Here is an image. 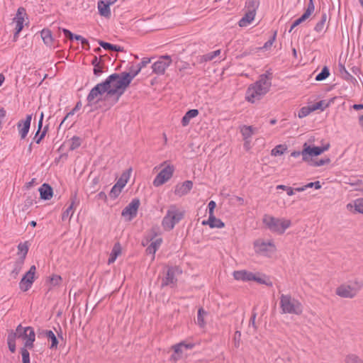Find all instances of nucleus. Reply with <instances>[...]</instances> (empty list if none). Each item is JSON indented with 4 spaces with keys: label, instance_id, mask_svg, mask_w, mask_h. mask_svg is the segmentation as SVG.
<instances>
[{
    "label": "nucleus",
    "instance_id": "09e8293b",
    "mask_svg": "<svg viewBox=\"0 0 363 363\" xmlns=\"http://www.w3.org/2000/svg\"><path fill=\"white\" fill-rule=\"evenodd\" d=\"M259 2L257 0H247L246 2V7L247 11H251L256 13V10L258 7Z\"/></svg>",
    "mask_w": 363,
    "mask_h": 363
},
{
    "label": "nucleus",
    "instance_id": "774afa93",
    "mask_svg": "<svg viewBox=\"0 0 363 363\" xmlns=\"http://www.w3.org/2000/svg\"><path fill=\"white\" fill-rule=\"evenodd\" d=\"M294 191H295L294 189H293V188H291L290 186H289L288 189H286V193H287V194L289 196L294 195Z\"/></svg>",
    "mask_w": 363,
    "mask_h": 363
},
{
    "label": "nucleus",
    "instance_id": "20e7f679",
    "mask_svg": "<svg viewBox=\"0 0 363 363\" xmlns=\"http://www.w3.org/2000/svg\"><path fill=\"white\" fill-rule=\"evenodd\" d=\"M363 287V282L354 279L338 286L335 289L337 296L344 298H354Z\"/></svg>",
    "mask_w": 363,
    "mask_h": 363
},
{
    "label": "nucleus",
    "instance_id": "cd10ccee",
    "mask_svg": "<svg viewBox=\"0 0 363 363\" xmlns=\"http://www.w3.org/2000/svg\"><path fill=\"white\" fill-rule=\"evenodd\" d=\"M255 13L253 11H247L245 16L239 21V26L240 27H245L248 26L250 23H252V21L254 20Z\"/></svg>",
    "mask_w": 363,
    "mask_h": 363
},
{
    "label": "nucleus",
    "instance_id": "58836bf2",
    "mask_svg": "<svg viewBox=\"0 0 363 363\" xmlns=\"http://www.w3.org/2000/svg\"><path fill=\"white\" fill-rule=\"evenodd\" d=\"M45 335L48 340H50L52 341L50 348L57 347L58 342H57L56 336L52 333V331H51V330L45 331Z\"/></svg>",
    "mask_w": 363,
    "mask_h": 363
},
{
    "label": "nucleus",
    "instance_id": "c85d7f7f",
    "mask_svg": "<svg viewBox=\"0 0 363 363\" xmlns=\"http://www.w3.org/2000/svg\"><path fill=\"white\" fill-rule=\"evenodd\" d=\"M199 115V111L197 109H191L188 111L182 119V124L183 126L189 125L191 118L196 117Z\"/></svg>",
    "mask_w": 363,
    "mask_h": 363
},
{
    "label": "nucleus",
    "instance_id": "4d7b16f0",
    "mask_svg": "<svg viewBox=\"0 0 363 363\" xmlns=\"http://www.w3.org/2000/svg\"><path fill=\"white\" fill-rule=\"evenodd\" d=\"M17 337H18V334L16 330L15 333L11 332L8 335L7 342H15V340Z\"/></svg>",
    "mask_w": 363,
    "mask_h": 363
},
{
    "label": "nucleus",
    "instance_id": "bb28decb",
    "mask_svg": "<svg viewBox=\"0 0 363 363\" xmlns=\"http://www.w3.org/2000/svg\"><path fill=\"white\" fill-rule=\"evenodd\" d=\"M39 191L42 199L50 200L52 196V189L47 184H43Z\"/></svg>",
    "mask_w": 363,
    "mask_h": 363
},
{
    "label": "nucleus",
    "instance_id": "0eeeda50",
    "mask_svg": "<svg viewBox=\"0 0 363 363\" xmlns=\"http://www.w3.org/2000/svg\"><path fill=\"white\" fill-rule=\"evenodd\" d=\"M184 217V211L174 205L169 207L165 216L163 218L162 225L165 230L169 231L174 228Z\"/></svg>",
    "mask_w": 363,
    "mask_h": 363
},
{
    "label": "nucleus",
    "instance_id": "49530a36",
    "mask_svg": "<svg viewBox=\"0 0 363 363\" xmlns=\"http://www.w3.org/2000/svg\"><path fill=\"white\" fill-rule=\"evenodd\" d=\"M123 188H121L120 186H118V185L115 184L110 193H109V196L111 199H116L118 196L119 194H121V191H122Z\"/></svg>",
    "mask_w": 363,
    "mask_h": 363
},
{
    "label": "nucleus",
    "instance_id": "0e129e2a",
    "mask_svg": "<svg viewBox=\"0 0 363 363\" xmlns=\"http://www.w3.org/2000/svg\"><path fill=\"white\" fill-rule=\"evenodd\" d=\"M9 348L11 352H14L16 351V344L15 342H8Z\"/></svg>",
    "mask_w": 363,
    "mask_h": 363
},
{
    "label": "nucleus",
    "instance_id": "72a5a7b5",
    "mask_svg": "<svg viewBox=\"0 0 363 363\" xmlns=\"http://www.w3.org/2000/svg\"><path fill=\"white\" fill-rule=\"evenodd\" d=\"M330 103L325 100L320 101L314 104L311 105V108L313 111L316 110L324 111L327 107L329 106Z\"/></svg>",
    "mask_w": 363,
    "mask_h": 363
},
{
    "label": "nucleus",
    "instance_id": "1a4fd4ad",
    "mask_svg": "<svg viewBox=\"0 0 363 363\" xmlns=\"http://www.w3.org/2000/svg\"><path fill=\"white\" fill-rule=\"evenodd\" d=\"M329 147V143L323 147H316L311 146L305 143L303 145V150L301 151L303 161L310 163L313 161L312 158L313 157L321 155L323 152L328 150Z\"/></svg>",
    "mask_w": 363,
    "mask_h": 363
},
{
    "label": "nucleus",
    "instance_id": "dca6fc26",
    "mask_svg": "<svg viewBox=\"0 0 363 363\" xmlns=\"http://www.w3.org/2000/svg\"><path fill=\"white\" fill-rule=\"evenodd\" d=\"M193 187L191 181L187 180L183 183L178 184L175 186L174 194L179 196H183L187 194Z\"/></svg>",
    "mask_w": 363,
    "mask_h": 363
},
{
    "label": "nucleus",
    "instance_id": "4be33fe9",
    "mask_svg": "<svg viewBox=\"0 0 363 363\" xmlns=\"http://www.w3.org/2000/svg\"><path fill=\"white\" fill-rule=\"evenodd\" d=\"M31 118V115H28L27 116L26 120L23 122V125L21 123L18 124L19 133L21 135V138H25L27 135L30 128Z\"/></svg>",
    "mask_w": 363,
    "mask_h": 363
},
{
    "label": "nucleus",
    "instance_id": "a18cd8bd",
    "mask_svg": "<svg viewBox=\"0 0 363 363\" xmlns=\"http://www.w3.org/2000/svg\"><path fill=\"white\" fill-rule=\"evenodd\" d=\"M140 70H141L140 67H139L138 65H136L135 67L132 66L130 68L129 72H123V73H124V74H128L129 76V77H130V82H131L132 80L133 79V78L139 74Z\"/></svg>",
    "mask_w": 363,
    "mask_h": 363
},
{
    "label": "nucleus",
    "instance_id": "2eb2a0df",
    "mask_svg": "<svg viewBox=\"0 0 363 363\" xmlns=\"http://www.w3.org/2000/svg\"><path fill=\"white\" fill-rule=\"evenodd\" d=\"M140 206V201L138 199H133L131 202L123 210L122 216L123 217H128L130 220L137 215V212Z\"/></svg>",
    "mask_w": 363,
    "mask_h": 363
},
{
    "label": "nucleus",
    "instance_id": "37998d69",
    "mask_svg": "<svg viewBox=\"0 0 363 363\" xmlns=\"http://www.w3.org/2000/svg\"><path fill=\"white\" fill-rule=\"evenodd\" d=\"M286 150L285 145H278L271 151V155L272 156H278L284 154V151Z\"/></svg>",
    "mask_w": 363,
    "mask_h": 363
},
{
    "label": "nucleus",
    "instance_id": "ddd939ff",
    "mask_svg": "<svg viewBox=\"0 0 363 363\" xmlns=\"http://www.w3.org/2000/svg\"><path fill=\"white\" fill-rule=\"evenodd\" d=\"M35 271L36 267L35 265H33L30 267L29 271L23 276L19 284V287L22 291H26L31 287L35 279Z\"/></svg>",
    "mask_w": 363,
    "mask_h": 363
},
{
    "label": "nucleus",
    "instance_id": "6ab92c4d",
    "mask_svg": "<svg viewBox=\"0 0 363 363\" xmlns=\"http://www.w3.org/2000/svg\"><path fill=\"white\" fill-rule=\"evenodd\" d=\"M347 211L352 213H359L363 214V199H357L347 204Z\"/></svg>",
    "mask_w": 363,
    "mask_h": 363
},
{
    "label": "nucleus",
    "instance_id": "f8f14e48",
    "mask_svg": "<svg viewBox=\"0 0 363 363\" xmlns=\"http://www.w3.org/2000/svg\"><path fill=\"white\" fill-rule=\"evenodd\" d=\"M171 63L172 59L169 55H162L152 65V72L158 75L163 74Z\"/></svg>",
    "mask_w": 363,
    "mask_h": 363
},
{
    "label": "nucleus",
    "instance_id": "5fc2aeb1",
    "mask_svg": "<svg viewBox=\"0 0 363 363\" xmlns=\"http://www.w3.org/2000/svg\"><path fill=\"white\" fill-rule=\"evenodd\" d=\"M62 278L59 275H53L50 279V284L52 286H57L60 284Z\"/></svg>",
    "mask_w": 363,
    "mask_h": 363
},
{
    "label": "nucleus",
    "instance_id": "de8ad7c7",
    "mask_svg": "<svg viewBox=\"0 0 363 363\" xmlns=\"http://www.w3.org/2000/svg\"><path fill=\"white\" fill-rule=\"evenodd\" d=\"M330 75L329 69L327 67H324L321 72L315 77L316 81H322L325 79Z\"/></svg>",
    "mask_w": 363,
    "mask_h": 363
},
{
    "label": "nucleus",
    "instance_id": "7c9ffc66",
    "mask_svg": "<svg viewBox=\"0 0 363 363\" xmlns=\"http://www.w3.org/2000/svg\"><path fill=\"white\" fill-rule=\"evenodd\" d=\"M121 252V247L119 243H116L111 250L110 257L108 259V263L111 264L115 262L118 256Z\"/></svg>",
    "mask_w": 363,
    "mask_h": 363
},
{
    "label": "nucleus",
    "instance_id": "e2e57ef3",
    "mask_svg": "<svg viewBox=\"0 0 363 363\" xmlns=\"http://www.w3.org/2000/svg\"><path fill=\"white\" fill-rule=\"evenodd\" d=\"M62 32L64 33L65 36L67 38H68L69 40L74 39V35L73 33H72L69 30L64 28V29H62Z\"/></svg>",
    "mask_w": 363,
    "mask_h": 363
},
{
    "label": "nucleus",
    "instance_id": "9b49d317",
    "mask_svg": "<svg viewBox=\"0 0 363 363\" xmlns=\"http://www.w3.org/2000/svg\"><path fill=\"white\" fill-rule=\"evenodd\" d=\"M174 171V166L167 164L156 176L152 182L153 185L157 187L166 183L172 178Z\"/></svg>",
    "mask_w": 363,
    "mask_h": 363
},
{
    "label": "nucleus",
    "instance_id": "ea45409f",
    "mask_svg": "<svg viewBox=\"0 0 363 363\" xmlns=\"http://www.w3.org/2000/svg\"><path fill=\"white\" fill-rule=\"evenodd\" d=\"M220 54V50H217L213 52H211L209 53H207L203 56H201V61H211L213 60L216 57L218 56Z\"/></svg>",
    "mask_w": 363,
    "mask_h": 363
},
{
    "label": "nucleus",
    "instance_id": "473e14b6",
    "mask_svg": "<svg viewBox=\"0 0 363 363\" xmlns=\"http://www.w3.org/2000/svg\"><path fill=\"white\" fill-rule=\"evenodd\" d=\"M327 14L325 13H323L321 15V18L320 21L316 23L314 30L318 33H321L324 31L326 21H327Z\"/></svg>",
    "mask_w": 363,
    "mask_h": 363
},
{
    "label": "nucleus",
    "instance_id": "b1692460",
    "mask_svg": "<svg viewBox=\"0 0 363 363\" xmlns=\"http://www.w3.org/2000/svg\"><path fill=\"white\" fill-rule=\"evenodd\" d=\"M194 347V345L192 343L186 344L184 342H180L177 345H175L172 347L174 350V354L172 355V359L174 360H177L179 359V353L182 352V348L184 347L186 349H192Z\"/></svg>",
    "mask_w": 363,
    "mask_h": 363
},
{
    "label": "nucleus",
    "instance_id": "3c124183",
    "mask_svg": "<svg viewBox=\"0 0 363 363\" xmlns=\"http://www.w3.org/2000/svg\"><path fill=\"white\" fill-rule=\"evenodd\" d=\"M330 162V160L329 158H324V159L319 160L318 161L313 160L309 164L311 166L320 167V166L329 164Z\"/></svg>",
    "mask_w": 363,
    "mask_h": 363
},
{
    "label": "nucleus",
    "instance_id": "7ed1b4c3",
    "mask_svg": "<svg viewBox=\"0 0 363 363\" xmlns=\"http://www.w3.org/2000/svg\"><path fill=\"white\" fill-rule=\"evenodd\" d=\"M281 313L299 315L303 313V304L291 294H281L279 296Z\"/></svg>",
    "mask_w": 363,
    "mask_h": 363
},
{
    "label": "nucleus",
    "instance_id": "39448f33",
    "mask_svg": "<svg viewBox=\"0 0 363 363\" xmlns=\"http://www.w3.org/2000/svg\"><path fill=\"white\" fill-rule=\"evenodd\" d=\"M94 52L99 54V57L95 55L94 58H92V82H96L99 79V78L103 74H106L108 70V67L107 65L108 57L106 56V55L100 54L101 48L99 47L94 48Z\"/></svg>",
    "mask_w": 363,
    "mask_h": 363
},
{
    "label": "nucleus",
    "instance_id": "9d476101",
    "mask_svg": "<svg viewBox=\"0 0 363 363\" xmlns=\"http://www.w3.org/2000/svg\"><path fill=\"white\" fill-rule=\"evenodd\" d=\"M16 331L18 334V337L25 340V347L29 349L33 347L35 341V332L31 327L23 328L21 325H18L16 328Z\"/></svg>",
    "mask_w": 363,
    "mask_h": 363
},
{
    "label": "nucleus",
    "instance_id": "69168bd1",
    "mask_svg": "<svg viewBox=\"0 0 363 363\" xmlns=\"http://www.w3.org/2000/svg\"><path fill=\"white\" fill-rule=\"evenodd\" d=\"M255 318H256V313H254L252 315V317L250 318V324H251L255 328H256V326H255Z\"/></svg>",
    "mask_w": 363,
    "mask_h": 363
},
{
    "label": "nucleus",
    "instance_id": "6e6d98bb",
    "mask_svg": "<svg viewBox=\"0 0 363 363\" xmlns=\"http://www.w3.org/2000/svg\"><path fill=\"white\" fill-rule=\"evenodd\" d=\"M304 187L306 189L308 188H313L314 187L315 189H319L321 188V185L319 181L315 182H310L306 185H304Z\"/></svg>",
    "mask_w": 363,
    "mask_h": 363
},
{
    "label": "nucleus",
    "instance_id": "f257e3e1",
    "mask_svg": "<svg viewBox=\"0 0 363 363\" xmlns=\"http://www.w3.org/2000/svg\"><path fill=\"white\" fill-rule=\"evenodd\" d=\"M130 84V77L128 74H113L108 77L105 81L98 83L92 88V98L98 94L107 91L109 95L121 96Z\"/></svg>",
    "mask_w": 363,
    "mask_h": 363
},
{
    "label": "nucleus",
    "instance_id": "2f4dec72",
    "mask_svg": "<svg viewBox=\"0 0 363 363\" xmlns=\"http://www.w3.org/2000/svg\"><path fill=\"white\" fill-rule=\"evenodd\" d=\"M131 169H128L121 174V177L118 179L117 182L115 184L120 186L121 188H123L128 183V181L130 178Z\"/></svg>",
    "mask_w": 363,
    "mask_h": 363
},
{
    "label": "nucleus",
    "instance_id": "c9c22d12",
    "mask_svg": "<svg viewBox=\"0 0 363 363\" xmlns=\"http://www.w3.org/2000/svg\"><path fill=\"white\" fill-rule=\"evenodd\" d=\"M96 42L98 44H99L100 45H101L104 50H114V51H122L123 50V48L118 45H114L110 44L108 43H105V42H99L97 40H96Z\"/></svg>",
    "mask_w": 363,
    "mask_h": 363
},
{
    "label": "nucleus",
    "instance_id": "f3484780",
    "mask_svg": "<svg viewBox=\"0 0 363 363\" xmlns=\"http://www.w3.org/2000/svg\"><path fill=\"white\" fill-rule=\"evenodd\" d=\"M314 9L315 6L313 4V0H309L307 9H306L304 13L300 18L294 21V26L296 27L303 21H305L306 19H308L309 16L313 13Z\"/></svg>",
    "mask_w": 363,
    "mask_h": 363
},
{
    "label": "nucleus",
    "instance_id": "a19ab883",
    "mask_svg": "<svg viewBox=\"0 0 363 363\" xmlns=\"http://www.w3.org/2000/svg\"><path fill=\"white\" fill-rule=\"evenodd\" d=\"M19 253L22 254L20 257L21 264H23V260L27 255L28 248L26 243H21L18 246Z\"/></svg>",
    "mask_w": 363,
    "mask_h": 363
},
{
    "label": "nucleus",
    "instance_id": "5701e85b",
    "mask_svg": "<svg viewBox=\"0 0 363 363\" xmlns=\"http://www.w3.org/2000/svg\"><path fill=\"white\" fill-rule=\"evenodd\" d=\"M203 225H208L211 228H221L224 227V223L221 220L216 218L214 215H211L208 217V220H203Z\"/></svg>",
    "mask_w": 363,
    "mask_h": 363
},
{
    "label": "nucleus",
    "instance_id": "6e6552de",
    "mask_svg": "<svg viewBox=\"0 0 363 363\" xmlns=\"http://www.w3.org/2000/svg\"><path fill=\"white\" fill-rule=\"evenodd\" d=\"M253 246L257 254L266 257H271L277 250L273 240H265L259 238L254 242Z\"/></svg>",
    "mask_w": 363,
    "mask_h": 363
},
{
    "label": "nucleus",
    "instance_id": "412c9836",
    "mask_svg": "<svg viewBox=\"0 0 363 363\" xmlns=\"http://www.w3.org/2000/svg\"><path fill=\"white\" fill-rule=\"evenodd\" d=\"M110 2L101 0L98 2V10L101 16L108 18L111 16Z\"/></svg>",
    "mask_w": 363,
    "mask_h": 363
},
{
    "label": "nucleus",
    "instance_id": "a878e982",
    "mask_svg": "<svg viewBox=\"0 0 363 363\" xmlns=\"http://www.w3.org/2000/svg\"><path fill=\"white\" fill-rule=\"evenodd\" d=\"M257 128L251 125H242L240 127V133L245 140V144L248 143L247 140L250 139L252 135L255 133Z\"/></svg>",
    "mask_w": 363,
    "mask_h": 363
},
{
    "label": "nucleus",
    "instance_id": "052dcab7",
    "mask_svg": "<svg viewBox=\"0 0 363 363\" xmlns=\"http://www.w3.org/2000/svg\"><path fill=\"white\" fill-rule=\"evenodd\" d=\"M216 206V203L215 201H211L208 204V210H209V216L211 215H214V209Z\"/></svg>",
    "mask_w": 363,
    "mask_h": 363
},
{
    "label": "nucleus",
    "instance_id": "393cba45",
    "mask_svg": "<svg viewBox=\"0 0 363 363\" xmlns=\"http://www.w3.org/2000/svg\"><path fill=\"white\" fill-rule=\"evenodd\" d=\"M250 277V281H255L259 284H266L267 286H272V281L265 276L263 274H261L259 273H252L251 272Z\"/></svg>",
    "mask_w": 363,
    "mask_h": 363
},
{
    "label": "nucleus",
    "instance_id": "4c0bfd02",
    "mask_svg": "<svg viewBox=\"0 0 363 363\" xmlns=\"http://www.w3.org/2000/svg\"><path fill=\"white\" fill-rule=\"evenodd\" d=\"M345 363H363V359L354 354H350L346 356Z\"/></svg>",
    "mask_w": 363,
    "mask_h": 363
},
{
    "label": "nucleus",
    "instance_id": "e433bc0d",
    "mask_svg": "<svg viewBox=\"0 0 363 363\" xmlns=\"http://www.w3.org/2000/svg\"><path fill=\"white\" fill-rule=\"evenodd\" d=\"M206 315V312L203 308H199L197 314V324L201 327L203 328L206 325L204 320V316Z\"/></svg>",
    "mask_w": 363,
    "mask_h": 363
},
{
    "label": "nucleus",
    "instance_id": "c03bdc74",
    "mask_svg": "<svg viewBox=\"0 0 363 363\" xmlns=\"http://www.w3.org/2000/svg\"><path fill=\"white\" fill-rule=\"evenodd\" d=\"M82 106V103L81 102H78L77 104V105L75 106V107L72 109V111L69 112L67 114V116L65 117V118L63 119V121L60 123V126L63 125L65 123L67 120H68L71 116H72L75 112L79 111L81 108Z\"/></svg>",
    "mask_w": 363,
    "mask_h": 363
},
{
    "label": "nucleus",
    "instance_id": "13d9d810",
    "mask_svg": "<svg viewBox=\"0 0 363 363\" xmlns=\"http://www.w3.org/2000/svg\"><path fill=\"white\" fill-rule=\"evenodd\" d=\"M156 252L157 250H155V248L150 245L146 249L147 254L152 255V260L155 259V255Z\"/></svg>",
    "mask_w": 363,
    "mask_h": 363
},
{
    "label": "nucleus",
    "instance_id": "a211bd4d",
    "mask_svg": "<svg viewBox=\"0 0 363 363\" xmlns=\"http://www.w3.org/2000/svg\"><path fill=\"white\" fill-rule=\"evenodd\" d=\"M25 9L23 8H19L17 11V14L16 18H14V21L16 23L15 27V37L23 29V24L24 21L23 16L25 15Z\"/></svg>",
    "mask_w": 363,
    "mask_h": 363
},
{
    "label": "nucleus",
    "instance_id": "4468645a",
    "mask_svg": "<svg viewBox=\"0 0 363 363\" xmlns=\"http://www.w3.org/2000/svg\"><path fill=\"white\" fill-rule=\"evenodd\" d=\"M180 272L177 267H169L166 276L162 279V286H170L173 287L177 283V275Z\"/></svg>",
    "mask_w": 363,
    "mask_h": 363
},
{
    "label": "nucleus",
    "instance_id": "864d4df0",
    "mask_svg": "<svg viewBox=\"0 0 363 363\" xmlns=\"http://www.w3.org/2000/svg\"><path fill=\"white\" fill-rule=\"evenodd\" d=\"M21 354L23 358V363H30L29 352L26 349H22Z\"/></svg>",
    "mask_w": 363,
    "mask_h": 363
},
{
    "label": "nucleus",
    "instance_id": "bf43d9fd",
    "mask_svg": "<svg viewBox=\"0 0 363 363\" xmlns=\"http://www.w3.org/2000/svg\"><path fill=\"white\" fill-rule=\"evenodd\" d=\"M151 62V60L150 58H148V57H144L142 59V61L138 64L137 65L140 67V69H142L143 67H146L149 63H150Z\"/></svg>",
    "mask_w": 363,
    "mask_h": 363
},
{
    "label": "nucleus",
    "instance_id": "f03ea898",
    "mask_svg": "<svg viewBox=\"0 0 363 363\" xmlns=\"http://www.w3.org/2000/svg\"><path fill=\"white\" fill-rule=\"evenodd\" d=\"M272 73L267 70L259 77V79L250 84L245 94V99L250 103L260 100L268 93L272 86Z\"/></svg>",
    "mask_w": 363,
    "mask_h": 363
},
{
    "label": "nucleus",
    "instance_id": "8fccbe9b",
    "mask_svg": "<svg viewBox=\"0 0 363 363\" xmlns=\"http://www.w3.org/2000/svg\"><path fill=\"white\" fill-rule=\"evenodd\" d=\"M311 112H313L311 106H304L301 108V110L298 112V117L300 118H304L309 115Z\"/></svg>",
    "mask_w": 363,
    "mask_h": 363
},
{
    "label": "nucleus",
    "instance_id": "338daca9",
    "mask_svg": "<svg viewBox=\"0 0 363 363\" xmlns=\"http://www.w3.org/2000/svg\"><path fill=\"white\" fill-rule=\"evenodd\" d=\"M190 69V65L187 62H184L182 66L179 67V70L182 71L183 69Z\"/></svg>",
    "mask_w": 363,
    "mask_h": 363
},
{
    "label": "nucleus",
    "instance_id": "79ce46f5",
    "mask_svg": "<svg viewBox=\"0 0 363 363\" xmlns=\"http://www.w3.org/2000/svg\"><path fill=\"white\" fill-rule=\"evenodd\" d=\"M41 37L46 45H50L51 44L52 35L51 32L49 30H43L41 32Z\"/></svg>",
    "mask_w": 363,
    "mask_h": 363
},
{
    "label": "nucleus",
    "instance_id": "603ef678",
    "mask_svg": "<svg viewBox=\"0 0 363 363\" xmlns=\"http://www.w3.org/2000/svg\"><path fill=\"white\" fill-rule=\"evenodd\" d=\"M74 38L77 40L81 41L82 46L83 48L89 49V41L86 39H85L82 36L78 35H74Z\"/></svg>",
    "mask_w": 363,
    "mask_h": 363
},
{
    "label": "nucleus",
    "instance_id": "aec40b11",
    "mask_svg": "<svg viewBox=\"0 0 363 363\" xmlns=\"http://www.w3.org/2000/svg\"><path fill=\"white\" fill-rule=\"evenodd\" d=\"M159 233V229L153 228L150 232V234L148 235V238L150 241H151L150 245L154 247L155 250H158L162 243V239L161 238H157L155 239V237Z\"/></svg>",
    "mask_w": 363,
    "mask_h": 363
},
{
    "label": "nucleus",
    "instance_id": "423d86ee",
    "mask_svg": "<svg viewBox=\"0 0 363 363\" xmlns=\"http://www.w3.org/2000/svg\"><path fill=\"white\" fill-rule=\"evenodd\" d=\"M263 223L272 233L281 235L291 226V220L286 218H275L270 215H264Z\"/></svg>",
    "mask_w": 363,
    "mask_h": 363
},
{
    "label": "nucleus",
    "instance_id": "c756f323",
    "mask_svg": "<svg viewBox=\"0 0 363 363\" xmlns=\"http://www.w3.org/2000/svg\"><path fill=\"white\" fill-rule=\"evenodd\" d=\"M251 272L245 270L235 271L233 277L236 280L250 281Z\"/></svg>",
    "mask_w": 363,
    "mask_h": 363
},
{
    "label": "nucleus",
    "instance_id": "680f3d73",
    "mask_svg": "<svg viewBox=\"0 0 363 363\" xmlns=\"http://www.w3.org/2000/svg\"><path fill=\"white\" fill-rule=\"evenodd\" d=\"M274 40H275V35L271 39H269L268 41H267L264 43L263 48L267 49L269 47H271L272 45V44L274 43Z\"/></svg>",
    "mask_w": 363,
    "mask_h": 363
},
{
    "label": "nucleus",
    "instance_id": "f704fd0d",
    "mask_svg": "<svg viewBox=\"0 0 363 363\" xmlns=\"http://www.w3.org/2000/svg\"><path fill=\"white\" fill-rule=\"evenodd\" d=\"M74 202L72 201L69 207L65 211L62 216V220H65L67 218L70 219L74 213Z\"/></svg>",
    "mask_w": 363,
    "mask_h": 363
}]
</instances>
